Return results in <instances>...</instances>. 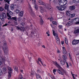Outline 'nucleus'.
Wrapping results in <instances>:
<instances>
[{"label":"nucleus","mask_w":79,"mask_h":79,"mask_svg":"<svg viewBox=\"0 0 79 79\" xmlns=\"http://www.w3.org/2000/svg\"><path fill=\"white\" fill-rule=\"evenodd\" d=\"M67 0H60L59 2V5L60 6H64V5H66L67 4Z\"/></svg>","instance_id":"obj_1"},{"label":"nucleus","mask_w":79,"mask_h":79,"mask_svg":"<svg viewBox=\"0 0 79 79\" xmlns=\"http://www.w3.org/2000/svg\"><path fill=\"white\" fill-rule=\"evenodd\" d=\"M2 15H0V18L2 21H4V18H6V14L5 12H2Z\"/></svg>","instance_id":"obj_2"},{"label":"nucleus","mask_w":79,"mask_h":79,"mask_svg":"<svg viewBox=\"0 0 79 79\" xmlns=\"http://www.w3.org/2000/svg\"><path fill=\"white\" fill-rule=\"evenodd\" d=\"M8 69L9 71L8 72V78L9 79V78H10L11 77V74L12 73V69L10 67H8Z\"/></svg>","instance_id":"obj_3"},{"label":"nucleus","mask_w":79,"mask_h":79,"mask_svg":"<svg viewBox=\"0 0 79 79\" xmlns=\"http://www.w3.org/2000/svg\"><path fill=\"white\" fill-rule=\"evenodd\" d=\"M56 8H57L58 10H59L63 11V10H66L67 7L66 6H64L62 7H60L59 6H57Z\"/></svg>","instance_id":"obj_4"},{"label":"nucleus","mask_w":79,"mask_h":79,"mask_svg":"<svg viewBox=\"0 0 79 79\" xmlns=\"http://www.w3.org/2000/svg\"><path fill=\"white\" fill-rule=\"evenodd\" d=\"M0 56L2 58V62H4V61H5L6 60L5 59H6V58L4 57V56L2 55L1 51H0Z\"/></svg>","instance_id":"obj_5"},{"label":"nucleus","mask_w":79,"mask_h":79,"mask_svg":"<svg viewBox=\"0 0 79 79\" xmlns=\"http://www.w3.org/2000/svg\"><path fill=\"white\" fill-rule=\"evenodd\" d=\"M29 6H30V13L31 16H35V14L34 12L32 11V9L31 8V5L29 4Z\"/></svg>","instance_id":"obj_6"},{"label":"nucleus","mask_w":79,"mask_h":79,"mask_svg":"<svg viewBox=\"0 0 79 79\" xmlns=\"http://www.w3.org/2000/svg\"><path fill=\"white\" fill-rule=\"evenodd\" d=\"M79 42V40H74L72 42V44L73 45H76Z\"/></svg>","instance_id":"obj_7"},{"label":"nucleus","mask_w":79,"mask_h":79,"mask_svg":"<svg viewBox=\"0 0 79 79\" xmlns=\"http://www.w3.org/2000/svg\"><path fill=\"white\" fill-rule=\"evenodd\" d=\"M53 34L54 36H56V40H57V39H59V38H58V35L57 34L55 33V31L53 30H52Z\"/></svg>","instance_id":"obj_8"},{"label":"nucleus","mask_w":79,"mask_h":79,"mask_svg":"<svg viewBox=\"0 0 79 79\" xmlns=\"http://www.w3.org/2000/svg\"><path fill=\"white\" fill-rule=\"evenodd\" d=\"M3 50L5 55H7L8 54V48L6 47L3 48Z\"/></svg>","instance_id":"obj_9"},{"label":"nucleus","mask_w":79,"mask_h":79,"mask_svg":"<svg viewBox=\"0 0 79 79\" xmlns=\"http://www.w3.org/2000/svg\"><path fill=\"white\" fill-rule=\"evenodd\" d=\"M42 5H44V7H46V8L48 9L49 7L50 6V5L48 4H45V3H43L42 4Z\"/></svg>","instance_id":"obj_10"},{"label":"nucleus","mask_w":79,"mask_h":79,"mask_svg":"<svg viewBox=\"0 0 79 79\" xmlns=\"http://www.w3.org/2000/svg\"><path fill=\"white\" fill-rule=\"evenodd\" d=\"M73 21H76L75 23L76 24H79V18H75L73 19Z\"/></svg>","instance_id":"obj_11"},{"label":"nucleus","mask_w":79,"mask_h":79,"mask_svg":"<svg viewBox=\"0 0 79 79\" xmlns=\"http://www.w3.org/2000/svg\"><path fill=\"white\" fill-rule=\"evenodd\" d=\"M17 29L23 32H24V31H25V28H24V27H21V28H20L18 27H17Z\"/></svg>","instance_id":"obj_12"},{"label":"nucleus","mask_w":79,"mask_h":79,"mask_svg":"<svg viewBox=\"0 0 79 79\" xmlns=\"http://www.w3.org/2000/svg\"><path fill=\"white\" fill-rule=\"evenodd\" d=\"M5 9L6 10H7V12L10 10V9H9V6L7 4H5Z\"/></svg>","instance_id":"obj_13"},{"label":"nucleus","mask_w":79,"mask_h":79,"mask_svg":"<svg viewBox=\"0 0 79 79\" xmlns=\"http://www.w3.org/2000/svg\"><path fill=\"white\" fill-rule=\"evenodd\" d=\"M54 64H55L56 66V67L58 68H59V69H61V67L60 65H59V64L57 63V62H54Z\"/></svg>","instance_id":"obj_14"},{"label":"nucleus","mask_w":79,"mask_h":79,"mask_svg":"<svg viewBox=\"0 0 79 79\" xmlns=\"http://www.w3.org/2000/svg\"><path fill=\"white\" fill-rule=\"evenodd\" d=\"M7 16V19L8 20H11V16H10V14L9 13L7 12L6 13Z\"/></svg>","instance_id":"obj_15"},{"label":"nucleus","mask_w":79,"mask_h":79,"mask_svg":"<svg viewBox=\"0 0 79 79\" xmlns=\"http://www.w3.org/2000/svg\"><path fill=\"white\" fill-rule=\"evenodd\" d=\"M75 9L76 8L74 6H69V9L70 10H75Z\"/></svg>","instance_id":"obj_16"},{"label":"nucleus","mask_w":79,"mask_h":79,"mask_svg":"<svg viewBox=\"0 0 79 79\" xmlns=\"http://www.w3.org/2000/svg\"><path fill=\"white\" fill-rule=\"evenodd\" d=\"M72 24H73V21H70L68 23H67L66 25L67 26H71Z\"/></svg>","instance_id":"obj_17"},{"label":"nucleus","mask_w":79,"mask_h":79,"mask_svg":"<svg viewBox=\"0 0 79 79\" xmlns=\"http://www.w3.org/2000/svg\"><path fill=\"white\" fill-rule=\"evenodd\" d=\"M73 33L74 34H79V29H77L74 31Z\"/></svg>","instance_id":"obj_18"},{"label":"nucleus","mask_w":79,"mask_h":79,"mask_svg":"<svg viewBox=\"0 0 79 79\" xmlns=\"http://www.w3.org/2000/svg\"><path fill=\"white\" fill-rule=\"evenodd\" d=\"M75 15H76V14L73 13L70 14L69 15V18H73V17H74V16H75Z\"/></svg>","instance_id":"obj_19"},{"label":"nucleus","mask_w":79,"mask_h":79,"mask_svg":"<svg viewBox=\"0 0 79 79\" xmlns=\"http://www.w3.org/2000/svg\"><path fill=\"white\" fill-rule=\"evenodd\" d=\"M63 58V60H64V61H66V55H63L62 56Z\"/></svg>","instance_id":"obj_20"},{"label":"nucleus","mask_w":79,"mask_h":79,"mask_svg":"<svg viewBox=\"0 0 79 79\" xmlns=\"http://www.w3.org/2000/svg\"><path fill=\"white\" fill-rule=\"evenodd\" d=\"M60 63H61V64L62 65V66H63V65H64V64L65 63H66V61H64V60H63H63H60Z\"/></svg>","instance_id":"obj_21"},{"label":"nucleus","mask_w":79,"mask_h":79,"mask_svg":"<svg viewBox=\"0 0 79 79\" xmlns=\"http://www.w3.org/2000/svg\"><path fill=\"white\" fill-rule=\"evenodd\" d=\"M35 75L37 79H42V78H41L40 76L37 73H35Z\"/></svg>","instance_id":"obj_22"},{"label":"nucleus","mask_w":79,"mask_h":79,"mask_svg":"<svg viewBox=\"0 0 79 79\" xmlns=\"http://www.w3.org/2000/svg\"><path fill=\"white\" fill-rule=\"evenodd\" d=\"M57 71L60 74H61V75H63L64 74V73H63V72H62L61 70L59 69H57Z\"/></svg>","instance_id":"obj_23"},{"label":"nucleus","mask_w":79,"mask_h":79,"mask_svg":"<svg viewBox=\"0 0 79 79\" xmlns=\"http://www.w3.org/2000/svg\"><path fill=\"white\" fill-rule=\"evenodd\" d=\"M40 10L41 11V13H44V9L42 7V6H40Z\"/></svg>","instance_id":"obj_24"},{"label":"nucleus","mask_w":79,"mask_h":79,"mask_svg":"<svg viewBox=\"0 0 79 79\" xmlns=\"http://www.w3.org/2000/svg\"><path fill=\"white\" fill-rule=\"evenodd\" d=\"M73 2L74 3H79V0H73Z\"/></svg>","instance_id":"obj_25"},{"label":"nucleus","mask_w":79,"mask_h":79,"mask_svg":"<svg viewBox=\"0 0 79 79\" xmlns=\"http://www.w3.org/2000/svg\"><path fill=\"white\" fill-rule=\"evenodd\" d=\"M11 20H14L15 21H17V17H12Z\"/></svg>","instance_id":"obj_26"},{"label":"nucleus","mask_w":79,"mask_h":79,"mask_svg":"<svg viewBox=\"0 0 79 79\" xmlns=\"http://www.w3.org/2000/svg\"><path fill=\"white\" fill-rule=\"evenodd\" d=\"M23 11H21L19 13V15L20 16H21V17H22V16H23Z\"/></svg>","instance_id":"obj_27"},{"label":"nucleus","mask_w":79,"mask_h":79,"mask_svg":"<svg viewBox=\"0 0 79 79\" xmlns=\"http://www.w3.org/2000/svg\"><path fill=\"white\" fill-rule=\"evenodd\" d=\"M40 24L41 25H43L44 24V20H43L42 18H41L40 20Z\"/></svg>","instance_id":"obj_28"},{"label":"nucleus","mask_w":79,"mask_h":79,"mask_svg":"<svg viewBox=\"0 0 79 79\" xmlns=\"http://www.w3.org/2000/svg\"><path fill=\"white\" fill-rule=\"evenodd\" d=\"M38 3H40V5H42L43 3H44L43 2V1L42 0H38Z\"/></svg>","instance_id":"obj_29"},{"label":"nucleus","mask_w":79,"mask_h":79,"mask_svg":"<svg viewBox=\"0 0 79 79\" xmlns=\"http://www.w3.org/2000/svg\"><path fill=\"white\" fill-rule=\"evenodd\" d=\"M13 68L16 71H18V67L15 66H14Z\"/></svg>","instance_id":"obj_30"},{"label":"nucleus","mask_w":79,"mask_h":79,"mask_svg":"<svg viewBox=\"0 0 79 79\" xmlns=\"http://www.w3.org/2000/svg\"><path fill=\"white\" fill-rule=\"evenodd\" d=\"M38 60L39 61H40V62L42 64V65H44V64H43V63H42V60H41V59L40 58H38Z\"/></svg>","instance_id":"obj_31"},{"label":"nucleus","mask_w":79,"mask_h":79,"mask_svg":"<svg viewBox=\"0 0 79 79\" xmlns=\"http://www.w3.org/2000/svg\"><path fill=\"white\" fill-rule=\"evenodd\" d=\"M3 74V72H2V70L0 69V76H2Z\"/></svg>","instance_id":"obj_32"},{"label":"nucleus","mask_w":79,"mask_h":79,"mask_svg":"<svg viewBox=\"0 0 79 79\" xmlns=\"http://www.w3.org/2000/svg\"><path fill=\"white\" fill-rule=\"evenodd\" d=\"M14 5H12L11 6H10V9L12 10H13L14 9Z\"/></svg>","instance_id":"obj_33"},{"label":"nucleus","mask_w":79,"mask_h":79,"mask_svg":"<svg viewBox=\"0 0 79 79\" xmlns=\"http://www.w3.org/2000/svg\"><path fill=\"white\" fill-rule=\"evenodd\" d=\"M15 12H16V13H18L20 11H19V10L16 9L15 10Z\"/></svg>","instance_id":"obj_34"},{"label":"nucleus","mask_w":79,"mask_h":79,"mask_svg":"<svg viewBox=\"0 0 79 79\" xmlns=\"http://www.w3.org/2000/svg\"><path fill=\"white\" fill-rule=\"evenodd\" d=\"M20 4L23 3H24V0H20Z\"/></svg>","instance_id":"obj_35"},{"label":"nucleus","mask_w":79,"mask_h":79,"mask_svg":"<svg viewBox=\"0 0 79 79\" xmlns=\"http://www.w3.org/2000/svg\"><path fill=\"white\" fill-rule=\"evenodd\" d=\"M21 25H22V26H25L26 24L24 23H21Z\"/></svg>","instance_id":"obj_36"},{"label":"nucleus","mask_w":79,"mask_h":79,"mask_svg":"<svg viewBox=\"0 0 79 79\" xmlns=\"http://www.w3.org/2000/svg\"><path fill=\"white\" fill-rule=\"evenodd\" d=\"M7 12H9V13H10V15H13V13L10 10H9V11H7Z\"/></svg>","instance_id":"obj_37"},{"label":"nucleus","mask_w":79,"mask_h":79,"mask_svg":"<svg viewBox=\"0 0 79 79\" xmlns=\"http://www.w3.org/2000/svg\"><path fill=\"white\" fill-rule=\"evenodd\" d=\"M53 71L54 74L55 75L56 74V73H55V72H56V70L55 69H54L53 70Z\"/></svg>","instance_id":"obj_38"},{"label":"nucleus","mask_w":79,"mask_h":79,"mask_svg":"<svg viewBox=\"0 0 79 79\" xmlns=\"http://www.w3.org/2000/svg\"><path fill=\"white\" fill-rule=\"evenodd\" d=\"M30 76H32V77L34 76V72H32L31 73V74H30Z\"/></svg>","instance_id":"obj_39"},{"label":"nucleus","mask_w":79,"mask_h":79,"mask_svg":"<svg viewBox=\"0 0 79 79\" xmlns=\"http://www.w3.org/2000/svg\"><path fill=\"white\" fill-rule=\"evenodd\" d=\"M52 23L53 24L56 25L57 24V23L56 21H53Z\"/></svg>","instance_id":"obj_40"},{"label":"nucleus","mask_w":79,"mask_h":79,"mask_svg":"<svg viewBox=\"0 0 79 79\" xmlns=\"http://www.w3.org/2000/svg\"><path fill=\"white\" fill-rule=\"evenodd\" d=\"M65 41L66 44H68V40H67V38H65Z\"/></svg>","instance_id":"obj_41"},{"label":"nucleus","mask_w":79,"mask_h":79,"mask_svg":"<svg viewBox=\"0 0 79 79\" xmlns=\"http://www.w3.org/2000/svg\"><path fill=\"white\" fill-rule=\"evenodd\" d=\"M34 7L36 9V10H37V9H38V7L37 6L35 5L34 6Z\"/></svg>","instance_id":"obj_42"},{"label":"nucleus","mask_w":79,"mask_h":79,"mask_svg":"<svg viewBox=\"0 0 79 79\" xmlns=\"http://www.w3.org/2000/svg\"><path fill=\"white\" fill-rule=\"evenodd\" d=\"M3 70L4 72H5V71H6V68L4 67L3 68Z\"/></svg>","instance_id":"obj_43"},{"label":"nucleus","mask_w":79,"mask_h":79,"mask_svg":"<svg viewBox=\"0 0 79 79\" xmlns=\"http://www.w3.org/2000/svg\"><path fill=\"white\" fill-rule=\"evenodd\" d=\"M66 53H67V52H66V50L65 51H63V54H66Z\"/></svg>","instance_id":"obj_44"},{"label":"nucleus","mask_w":79,"mask_h":79,"mask_svg":"<svg viewBox=\"0 0 79 79\" xmlns=\"http://www.w3.org/2000/svg\"><path fill=\"white\" fill-rule=\"evenodd\" d=\"M37 72L38 73H40L41 71L40 69H38L37 70Z\"/></svg>","instance_id":"obj_45"},{"label":"nucleus","mask_w":79,"mask_h":79,"mask_svg":"<svg viewBox=\"0 0 79 79\" xmlns=\"http://www.w3.org/2000/svg\"><path fill=\"white\" fill-rule=\"evenodd\" d=\"M4 9L3 8L0 7V11H3Z\"/></svg>","instance_id":"obj_46"},{"label":"nucleus","mask_w":79,"mask_h":79,"mask_svg":"<svg viewBox=\"0 0 79 79\" xmlns=\"http://www.w3.org/2000/svg\"><path fill=\"white\" fill-rule=\"evenodd\" d=\"M57 44L59 45L60 44V41H56Z\"/></svg>","instance_id":"obj_47"},{"label":"nucleus","mask_w":79,"mask_h":79,"mask_svg":"<svg viewBox=\"0 0 79 79\" xmlns=\"http://www.w3.org/2000/svg\"><path fill=\"white\" fill-rule=\"evenodd\" d=\"M66 64L67 65V68H69V65H68V63L67 62H66Z\"/></svg>","instance_id":"obj_48"},{"label":"nucleus","mask_w":79,"mask_h":79,"mask_svg":"<svg viewBox=\"0 0 79 79\" xmlns=\"http://www.w3.org/2000/svg\"><path fill=\"white\" fill-rule=\"evenodd\" d=\"M53 2L55 4H56L57 3V1L56 0H54Z\"/></svg>","instance_id":"obj_49"},{"label":"nucleus","mask_w":79,"mask_h":79,"mask_svg":"<svg viewBox=\"0 0 79 79\" xmlns=\"http://www.w3.org/2000/svg\"><path fill=\"white\" fill-rule=\"evenodd\" d=\"M18 21H21V18L20 17H19V18H18Z\"/></svg>","instance_id":"obj_50"},{"label":"nucleus","mask_w":79,"mask_h":79,"mask_svg":"<svg viewBox=\"0 0 79 79\" xmlns=\"http://www.w3.org/2000/svg\"><path fill=\"white\" fill-rule=\"evenodd\" d=\"M50 21L52 22V21H53V18L51 17V18L50 19Z\"/></svg>","instance_id":"obj_51"},{"label":"nucleus","mask_w":79,"mask_h":79,"mask_svg":"<svg viewBox=\"0 0 79 79\" xmlns=\"http://www.w3.org/2000/svg\"><path fill=\"white\" fill-rule=\"evenodd\" d=\"M48 10H50V11H52L53 9L52 8H50V7L48 8Z\"/></svg>","instance_id":"obj_52"},{"label":"nucleus","mask_w":79,"mask_h":79,"mask_svg":"<svg viewBox=\"0 0 79 79\" xmlns=\"http://www.w3.org/2000/svg\"><path fill=\"white\" fill-rule=\"evenodd\" d=\"M59 29H61L63 27V26L62 25H59Z\"/></svg>","instance_id":"obj_53"},{"label":"nucleus","mask_w":79,"mask_h":79,"mask_svg":"<svg viewBox=\"0 0 79 79\" xmlns=\"http://www.w3.org/2000/svg\"><path fill=\"white\" fill-rule=\"evenodd\" d=\"M8 24H7V23H5V24L2 26V27H4V26H8Z\"/></svg>","instance_id":"obj_54"},{"label":"nucleus","mask_w":79,"mask_h":79,"mask_svg":"<svg viewBox=\"0 0 79 79\" xmlns=\"http://www.w3.org/2000/svg\"><path fill=\"white\" fill-rule=\"evenodd\" d=\"M19 78L20 79H23V75H20Z\"/></svg>","instance_id":"obj_55"},{"label":"nucleus","mask_w":79,"mask_h":79,"mask_svg":"<svg viewBox=\"0 0 79 79\" xmlns=\"http://www.w3.org/2000/svg\"><path fill=\"white\" fill-rule=\"evenodd\" d=\"M33 26V25H31L30 26V28L31 29H32V27Z\"/></svg>","instance_id":"obj_56"},{"label":"nucleus","mask_w":79,"mask_h":79,"mask_svg":"<svg viewBox=\"0 0 79 79\" xmlns=\"http://www.w3.org/2000/svg\"><path fill=\"white\" fill-rule=\"evenodd\" d=\"M62 48H63V51H65V50H66V49H65V48H64V47H62Z\"/></svg>","instance_id":"obj_57"},{"label":"nucleus","mask_w":79,"mask_h":79,"mask_svg":"<svg viewBox=\"0 0 79 79\" xmlns=\"http://www.w3.org/2000/svg\"><path fill=\"white\" fill-rule=\"evenodd\" d=\"M14 24H15V25H18V23H17V22H15V21H14Z\"/></svg>","instance_id":"obj_58"},{"label":"nucleus","mask_w":79,"mask_h":79,"mask_svg":"<svg viewBox=\"0 0 79 79\" xmlns=\"http://www.w3.org/2000/svg\"><path fill=\"white\" fill-rule=\"evenodd\" d=\"M69 12H66V16H68V15H69Z\"/></svg>","instance_id":"obj_59"},{"label":"nucleus","mask_w":79,"mask_h":79,"mask_svg":"<svg viewBox=\"0 0 79 79\" xmlns=\"http://www.w3.org/2000/svg\"><path fill=\"white\" fill-rule=\"evenodd\" d=\"M59 31V32L60 33V34H63V33L62 31Z\"/></svg>","instance_id":"obj_60"},{"label":"nucleus","mask_w":79,"mask_h":79,"mask_svg":"<svg viewBox=\"0 0 79 79\" xmlns=\"http://www.w3.org/2000/svg\"><path fill=\"white\" fill-rule=\"evenodd\" d=\"M2 24H3V22H2V21H0V25H2Z\"/></svg>","instance_id":"obj_61"},{"label":"nucleus","mask_w":79,"mask_h":79,"mask_svg":"<svg viewBox=\"0 0 79 79\" xmlns=\"http://www.w3.org/2000/svg\"><path fill=\"white\" fill-rule=\"evenodd\" d=\"M32 2L33 3H35V0H32Z\"/></svg>","instance_id":"obj_62"},{"label":"nucleus","mask_w":79,"mask_h":79,"mask_svg":"<svg viewBox=\"0 0 79 79\" xmlns=\"http://www.w3.org/2000/svg\"><path fill=\"white\" fill-rule=\"evenodd\" d=\"M4 46L5 47V46H6V43H4L3 44Z\"/></svg>","instance_id":"obj_63"},{"label":"nucleus","mask_w":79,"mask_h":79,"mask_svg":"<svg viewBox=\"0 0 79 79\" xmlns=\"http://www.w3.org/2000/svg\"><path fill=\"white\" fill-rule=\"evenodd\" d=\"M52 79H55V77L54 76L51 77Z\"/></svg>","instance_id":"obj_64"}]
</instances>
